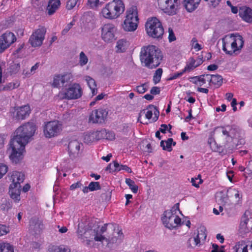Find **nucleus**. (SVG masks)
Here are the masks:
<instances>
[{
	"label": "nucleus",
	"mask_w": 252,
	"mask_h": 252,
	"mask_svg": "<svg viewBox=\"0 0 252 252\" xmlns=\"http://www.w3.org/2000/svg\"><path fill=\"white\" fill-rule=\"evenodd\" d=\"M140 57L141 63L145 66L154 68L159 65L162 55L158 47L154 45H148L141 48Z\"/></svg>",
	"instance_id": "f257e3e1"
},
{
	"label": "nucleus",
	"mask_w": 252,
	"mask_h": 252,
	"mask_svg": "<svg viewBox=\"0 0 252 252\" xmlns=\"http://www.w3.org/2000/svg\"><path fill=\"white\" fill-rule=\"evenodd\" d=\"M125 5L122 0H113L105 4L99 12L100 18L114 20L119 18L125 11Z\"/></svg>",
	"instance_id": "f03ea898"
},
{
	"label": "nucleus",
	"mask_w": 252,
	"mask_h": 252,
	"mask_svg": "<svg viewBox=\"0 0 252 252\" xmlns=\"http://www.w3.org/2000/svg\"><path fill=\"white\" fill-rule=\"evenodd\" d=\"M139 22L137 9L136 7H131L126 10L120 28L125 32H134L137 29Z\"/></svg>",
	"instance_id": "7ed1b4c3"
},
{
	"label": "nucleus",
	"mask_w": 252,
	"mask_h": 252,
	"mask_svg": "<svg viewBox=\"0 0 252 252\" xmlns=\"http://www.w3.org/2000/svg\"><path fill=\"white\" fill-rule=\"evenodd\" d=\"M36 129V126L33 123H26L17 128L11 141L26 145L32 139Z\"/></svg>",
	"instance_id": "20e7f679"
},
{
	"label": "nucleus",
	"mask_w": 252,
	"mask_h": 252,
	"mask_svg": "<svg viewBox=\"0 0 252 252\" xmlns=\"http://www.w3.org/2000/svg\"><path fill=\"white\" fill-rule=\"evenodd\" d=\"M244 41L239 34H230L222 38V50L226 54L232 55L243 47Z\"/></svg>",
	"instance_id": "39448f33"
},
{
	"label": "nucleus",
	"mask_w": 252,
	"mask_h": 252,
	"mask_svg": "<svg viewBox=\"0 0 252 252\" xmlns=\"http://www.w3.org/2000/svg\"><path fill=\"white\" fill-rule=\"evenodd\" d=\"M181 213L179 204H176L170 210L165 211L162 217L161 220L163 225L167 228L172 229L178 226L181 223V219L178 214Z\"/></svg>",
	"instance_id": "423d86ee"
},
{
	"label": "nucleus",
	"mask_w": 252,
	"mask_h": 252,
	"mask_svg": "<svg viewBox=\"0 0 252 252\" xmlns=\"http://www.w3.org/2000/svg\"><path fill=\"white\" fill-rule=\"evenodd\" d=\"M83 93V90L81 85L75 82L63 88L59 92L58 96L61 99L75 100L81 97Z\"/></svg>",
	"instance_id": "0eeeda50"
},
{
	"label": "nucleus",
	"mask_w": 252,
	"mask_h": 252,
	"mask_svg": "<svg viewBox=\"0 0 252 252\" xmlns=\"http://www.w3.org/2000/svg\"><path fill=\"white\" fill-rule=\"evenodd\" d=\"M145 31L147 35L154 38H161L164 33V29L160 21L153 17L147 19L145 23Z\"/></svg>",
	"instance_id": "6e6552de"
},
{
	"label": "nucleus",
	"mask_w": 252,
	"mask_h": 252,
	"mask_svg": "<svg viewBox=\"0 0 252 252\" xmlns=\"http://www.w3.org/2000/svg\"><path fill=\"white\" fill-rule=\"evenodd\" d=\"M158 8L169 16L176 15L180 9V0H157Z\"/></svg>",
	"instance_id": "1a4fd4ad"
},
{
	"label": "nucleus",
	"mask_w": 252,
	"mask_h": 252,
	"mask_svg": "<svg viewBox=\"0 0 252 252\" xmlns=\"http://www.w3.org/2000/svg\"><path fill=\"white\" fill-rule=\"evenodd\" d=\"M63 129L62 122L54 120L44 123L43 127L44 136L47 138H51L59 135Z\"/></svg>",
	"instance_id": "9d476101"
},
{
	"label": "nucleus",
	"mask_w": 252,
	"mask_h": 252,
	"mask_svg": "<svg viewBox=\"0 0 252 252\" xmlns=\"http://www.w3.org/2000/svg\"><path fill=\"white\" fill-rule=\"evenodd\" d=\"M101 39L106 43H110L115 39L117 27L112 22L102 24L99 28Z\"/></svg>",
	"instance_id": "9b49d317"
},
{
	"label": "nucleus",
	"mask_w": 252,
	"mask_h": 252,
	"mask_svg": "<svg viewBox=\"0 0 252 252\" xmlns=\"http://www.w3.org/2000/svg\"><path fill=\"white\" fill-rule=\"evenodd\" d=\"M12 152L10 158L16 163L20 161L23 158L25 145L21 144L16 141H11L10 143Z\"/></svg>",
	"instance_id": "f8f14e48"
},
{
	"label": "nucleus",
	"mask_w": 252,
	"mask_h": 252,
	"mask_svg": "<svg viewBox=\"0 0 252 252\" xmlns=\"http://www.w3.org/2000/svg\"><path fill=\"white\" fill-rule=\"evenodd\" d=\"M108 112L106 109L99 108L93 110L89 116V121L93 123H102L107 118Z\"/></svg>",
	"instance_id": "ddd939ff"
},
{
	"label": "nucleus",
	"mask_w": 252,
	"mask_h": 252,
	"mask_svg": "<svg viewBox=\"0 0 252 252\" xmlns=\"http://www.w3.org/2000/svg\"><path fill=\"white\" fill-rule=\"evenodd\" d=\"M16 37L15 34L7 32L0 36V53H2L5 50L9 48L16 41Z\"/></svg>",
	"instance_id": "4468645a"
},
{
	"label": "nucleus",
	"mask_w": 252,
	"mask_h": 252,
	"mask_svg": "<svg viewBox=\"0 0 252 252\" xmlns=\"http://www.w3.org/2000/svg\"><path fill=\"white\" fill-rule=\"evenodd\" d=\"M73 78L70 73L55 74L52 78L51 85L54 88H60L66 83L69 82Z\"/></svg>",
	"instance_id": "2eb2a0df"
},
{
	"label": "nucleus",
	"mask_w": 252,
	"mask_h": 252,
	"mask_svg": "<svg viewBox=\"0 0 252 252\" xmlns=\"http://www.w3.org/2000/svg\"><path fill=\"white\" fill-rule=\"evenodd\" d=\"M45 30L42 28L35 30L32 33L29 39V42L32 47L41 46L45 38Z\"/></svg>",
	"instance_id": "dca6fc26"
},
{
	"label": "nucleus",
	"mask_w": 252,
	"mask_h": 252,
	"mask_svg": "<svg viewBox=\"0 0 252 252\" xmlns=\"http://www.w3.org/2000/svg\"><path fill=\"white\" fill-rule=\"evenodd\" d=\"M83 144L77 139H71L68 144L69 157L72 158L78 157L83 150Z\"/></svg>",
	"instance_id": "f3484780"
},
{
	"label": "nucleus",
	"mask_w": 252,
	"mask_h": 252,
	"mask_svg": "<svg viewBox=\"0 0 252 252\" xmlns=\"http://www.w3.org/2000/svg\"><path fill=\"white\" fill-rule=\"evenodd\" d=\"M158 112L154 107H149V108L142 111L138 119V121L143 124H147L148 122H144L141 121V117L144 115L145 118L150 121L152 119L153 121H156L158 119Z\"/></svg>",
	"instance_id": "a211bd4d"
},
{
	"label": "nucleus",
	"mask_w": 252,
	"mask_h": 252,
	"mask_svg": "<svg viewBox=\"0 0 252 252\" xmlns=\"http://www.w3.org/2000/svg\"><path fill=\"white\" fill-rule=\"evenodd\" d=\"M11 113L13 116L19 120H23L29 116L31 113V108L29 105H24L21 107L14 108Z\"/></svg>",
	"instance_id": "6ab92c4d"
},
{
	"label": "nucleus",
	"mask_w": 252,
	"mask_h": 252,
	"mask_svg": "<svg viewBox=\"0 0 252 252\" xmlns=\"http://www.w3.org/2000/svg\"><path fill=\"white\" fill-rule=\"evenodd\" d=\"M214 133L217 134L222 133L226 137H235L237 136L238 130L237 128L231 126H218L214 129Z\"/></svg>",
	"instance_id": "aec40b11"
},
{
	"label": "nucleus",
	"mask_w": 252,
	"mask_h": 252,
	"mask_svg": "<svg viewBox=\"0 0 252 252\" xmlns=\"http://www.w3.org/2000/svg\"><path fill=\"white\" fill-rule=\"evenodd\" d=\"M240 229L247 232L252 229V213L246 211L242 218L240 224Z\"/></svg>",
	"instance_id": "412c9836"
},
{
	"label": "nucleus",
	"mask_w": 252,
	"mask_h": 252,
	"mask_svg": "<svg viewBox=\"0 0 252 252\" xmlns=\"http://www.w3.org/2000/svg\"><path fill=\"white\" fill-rule=\"evenodd\" d=\"M203 62V60L201 58H197L196 59L190 58L187 62L186 65L183 69L185 72H189L200 65Z\"/></svg>",
	"instance_id": "4be33fe9"
},
{
	"label": "nucleus",
	"mask_w": 252,
	"mask_h": 252,
	"mask_svg": "<svg viewBox=\"0 0 252 252\" xmlns=\"http://www.w3.org/2000/svg\"><path fill=\"white\" fill-rule=\"evenodd\" d=\"M106 170H109L110 172H119L121 170H125L129 173L132 172L131 169L127 165L120 164L117 161H114L112 163L109 164L106 168Z\"/></svg>",
	"instance_id": "5701e85b"
},
{
	"label": "nucleus",
	"mask_w": 252,
	"mask_h": 252,
	"mask_svg": "<svg viewBox=\"0 0 252 252\" xmlns=\"http://www.w3.org/2000/svg\"><path fill=\"white\" fill-rule=\"evenodd\" d=\"M11 184L9 186L21 187V184L24 180V175L22 172L13 171L11 173L10 178Z\"/></svg>",
	"instance_id": "b1692460"
},
{
	"label": "nucleus",
	"mask_w": 252,
	"mask_h": 252,
	"mask_svg": "<svg viewBox=\"0 0 252 252\" xmlns=\"http://www.w3.org/2000/svg\"><path fill=\"white\" fill-rule=\"evenodd\" d=\"M239 15L242 19L247 23H252V9L247 6L240 8Z\"/></svg>",
	"instance_id": "393cba45"
},
{
	"label": "nucleus",
	"mask_w": 252,
	"mask_h": 252,
	"mask_svg": "<svg viewBox=\"0 0 252 252\" xmlns=\"http://www.w3.org/2000/svg\"><path fill=\"white\" fill-rule=\"evenodd\" d=\"M234 252H252V245H249L245 241L237 242L233 248Z\"/></svg>",
	"instance_id": "a878e982"
},
{
	"label": "nucleus",
	"mask_w": 252,
	"mask_h": 252,
	"mask_svg": "<svg viewBox=\"0 0 252 252\" xmlns=\"http://www.w3.org/2000/svg\"><path fill=\"white\" fill-rule=\"evenodd\" d=\"M130 43L126 39H120L116 42L115 51L118 53H124L128 49Z\"/></svg>",
	"instance_id": "bb28decb"
},
{
	"label": "nucleus",
	"mask_w": 252,
	"mask_h": 252,
	"mask_svg": "<svg viewBox=\"0 0 252 252\" xmlns=\"http://www.w3.org/2000/svg\"><path fill=\"white\" fill-rule=\"evenodd\" d=\"M60 0H49L46 8L47 14L51 16L53 15L61 6Z\"/></svg>",
	"instance_id": "cd10ccee"
},
{
	"label": "nucleus",
	"mask_w": 252,
	"mask_h": 252,
	"mask_svg": "<svg viewBox=\"0 0 252 252\" xmlns=\"http://www.w3.org/2000/svg\"><path fill=\"white\" fill-rule=\"evenodd\" d=\"M21 190V187L9 186V194L15 202H19L20 200Z\"/></svg>",
	"instance_id": "c85d7f7f"
},
{
	"label": "nucleus",
	"mask_w": 252,
	"mask_h": 252,
	"mask_svg": "<svg viewBox=\"0 0 252 252\" xmlns=\"http://www.w3.org/2000/svg\"><path fill=\"white\" fill-rule=\"evenodd\" d=\"M186 9L189 12L193 11L199 6L201 0H183Z\"/></svg>",
	"instance_id": "c756f323"
},
{
	"label": "nucleus",
	"mask_w": 252,
	"mask_h": 252,
	"mask_svg": "<svg viewBox=\"0 0 252 252\" xmlns=\"http://www.w3.org/2000/svg\"><path fill=\"white\" fill-rule=\"evenodd\" d=\"M208 82L210 86L220 87L222 83V78L220 75H210L207 74Z\"/></svg>",
	"instance_id": "7c9ffc66"
},
{
	"label": "nucleus",
	"mask_w": 252,
	"mask_h": 252,
	"mask_svg": "<svg viewBox=\"0 0 252 252\" xmlns=\"http://www.w3.org/2000/svg\"><path fill=\"white\" fill-rule=\"evenodd\" d=\"M206 237V234L204 231H202L201 233H199L197 235L193 238L189 239L188 242L189 245L191 247L198 246L200 243V240H205Z\"/></svg>",
	"instance_id": "2f4dec72"
},
{
	"label": "nucleus",
	"mask_w": 252,
	"mask_h": 252,
	"mask_svg": "<svg viewBox=\"0 0 252 252\" xmlns=\"http://www.w3.org/2000/svg\"><path fill=\"white\" fill-rule=\"evenodd\" d=\"M84 79L91 89L93 95H96L97 93V89L96 88V84L94 79L88 75L85 76Z\"/></svg>",
	"instance_id": "473e14b6"
},
{
	"label": "nucleus",
	"mask_w": 252,
	"mask_h": 252,
	"mask_svg": "<svg viewBox=\"0 0 252 252\" xmlns=\"http://www.w3.org/2000/svg\"><path fill=\"white\" fill-rule=\"evenodd\" d=\"M77 233L78 238L80 239L83 243L86 245L90 244V241L88 239V237L87 236L88 232L84 230L80 224L78 225V229Z\"/></svg>",
	"instance_id": "72a5a7b5"
},
{
	"label": "nucleus",
	"mask_w": 252,
	"mask_h": 252,
	"mask_svg": "<svg viewBox=\"0 0 252 252\" xmlns=\"http://www.w3.org/2000/svg\"><path fill=\"white\" fill-rule=\"evenodd\" d=\"M20 85V81L18 80H15L0 86V91H11L15 89L18 88Z\"/></svg>",
	"instance_id": "f704fd0d"
},
{
	"label": "nucleus",
	"mask_w": 252,
	"mask_h": 252,
	"mask_svg": "<svg viewBox=\"0 0 252 252\" xmlns=\"http://www.w3.org/2000/svg\"><path fill=\"white\" fill-rule=\"evenodd\" d=\"M227 193L224 191H220L216 193V200L219 204L224 205L228 200Z\"/></svg>",
	"instance_id": "c9c22d12"
},
{
	"label": "nucleus",
	"mask_w": 252,
	"mask_h": 252,
	"mask_svg": "<svg viewBox=\"0 0 252 252\" xmlns=\"http://www.w3.org/2000/svg\"><path fill=\"white\" fill-rule=\"evenodd\" d=\"M48 252H70V249L66 246H50L48 248Z\"/></svg>",
	"instance_id": "e433bc0d"
},
{
	"label": "nucleus",
	"mask_w": 252,
	"mask_h": 252,
	"mask_svg": "<svg viewBox=\"0 0 252 252\" xmlns=\"http://www.w3.org/2000/svg\"><path fill=\"white\" fill-rule=\"evenodd\" d=\"M176 145V142L173 141L172 138H168L166 141H161L160 146L163 150L170 152L172 150V146Z\"/></svg>",
	"instance_id": "4c0bfd02"
},
{
	"label": "nucleus",
	"mask_w": 252,
	"mask_h": 252,
	"mask_svg": "<svg viewBox=\"0 0 252 252\" xmlns=\"http://www.w3.org/2000/svg\"><path fill=\"white\" fill-rule=\"evenodd\" d=\"M227 193L228 197L234 198L237 202L239 201L242 198V194L240 191L235 188H230L227 190Z\"/></svg>",
	"instance_id": "58836bf2"
},
{
	"label": "nucleus",
	"mask_w": 252,
	"mask_h": 252,
	"mask_svg": "<svg viewBox=\"0 0 252 252\" xmlns=\"http://www.w3.org/2000/svg\"><path fill=\"white\" fill-rule=\"evenodd\" d=\"M0 252H14L13 246L7 242L0 243Z\"/></svg>",
	"instance_id": "ea45409f"
},
{
	"label": "nucleus",
	"mask_w": 252,
	"mask_h": 252,
	"mask_svg": "<svg viewBox=\"0 0 252 252\" xmlns=\"http://www.w3.org/2000/svg\"><path fill=\"white\" fill-rule=\"evenodd\" d=\"M94 131L87 132L84 135V140L86 143H91L96 141Z\"/></svg>",
	"instance_id": "a19ab883"
},
{
	"label": "nucleus",
	"mask_w": 252,
	"mask_h": 252,
	"mask_svg": "<svg viewBox=\"0 0 252 252\" xmlns=\"http://www.w3.org/2000/svg\"><path fill=\"white\" fill-rule=\"evenodd\" d=\"M126 183L129 187V188L134 193H136L138 190V187L135 182L129 178L126 179Z\"/></svg>",
	"instance_id": "79ce46f5"
},
{
	"label": "nucleus",
	"mask_w": 252,
	"mask_h": 252,
	"mask_svg": "<svg viewBox=\"0 0 252 252\" xmlns=\"http://www.w3.org/2000/svg\"><path fill=\"white\" fill-rule=\"evenodd\" d=\"M124 238V234L121 230H119L113 238H112L111 241L112 243H116L117 245L121 244Z\"/></svg>",
	"instance_id": "37998d69"
},
{
	"label": "nucleus",
	"mask_w": 252,
	"mask_h": 252,
	"mask_svg": "<svg viewBox=\"0 0 252 252\" xmlns=\"http://www.w3.org/2000/svg\"><path fill=\"white\" fill-rule=\"evenodd\" d=\"M89 59L84 52H81L79 54L78 63L81 66H84L87 64Z\"/></svg>",
	"instance_id": "c03bdc74"
},
{
	"label": "nucleus",
	"mask_w": 252,
	"mask_h": 252,
	"mask_svg": "<svg viewBox=\"0 0 252 252\" xmlns=\"http://www.w3.org/2000/svg\"><path fill=\"white\" fill-rule=\"evenodd\" d=\"M162 74V69L161 68H158L156 71L153 77V81L155 84H157L160 81Z\"/></svg>",
	"instance_id": "a18cd8bd"
},
{
	"label": "nucleus",
	"mask_w": 252,
	"mask_h": 252,
	"mask_svg": "<svg viewBox=\"0 0 252 252\" xmlns=\"http://www.w3.org/2000/svg\"><path fill=\"white\" fill-rule=\"evenodd\" d=\"M191 45L192 49L195 51H199L202 48V45L198 43L197 40L195 38H193L191 41Z\"/></svg>",
	"instance_id": "49530a36"
},
{
	"label": "nucleus",
	"mask_w": 252,
	"mask_h": 252,
	"mask_svg": "<svg viewBox=\"0 0 252 252\" xmlns=\"http://www.w3.org/2000/svg\"><path fill=\"white\" fill-rule=\"evenodd\" d=\"M94 133L96 141L104 139L105 135L106 134V130L105 129H101L100 130L94 131Z\"/></svg>",
	"instance_id": "de8ad7c7"
},
{
	"label": "nucleus",
	"mask_w": 252,
	"mask_h": 252,
	"mask_svg": "<svg viewBox=\"0 0 252 252\" xmlns=\"http://www.w3.org/2000/svg\"><path fill=\"white\" fill-rule=\"evenodd\" d=\"M8 170V166L3 163H0V179L7 173Z\"/></svg>",
	"instance_id": "09e8293b"
},
{
	"label": "nucleus",
	"mask_w": 252,
	"mask_h": 252,
	"mask_svg": "<svg viewBox=\"0 0 252 252\" xmlns=\"http://www.w3.org/2000/svg\"><path fill=\"white\" fill-rule=\"evenodd\" d=\"M185 73H186L185 71H184V70L183 69L182 70H181L179 71H178V72H175V73H173L170 74L169 76V77L168 78V80H172L176 79L179 78L180 77L182 76Z\"/></svg>",
	"instance_id": "8fccbe9b"
},
{
	"label": "nucleus",
	"mask_w": 252,
	"mask_h": 252,
	"mask_svg": "<svg viewBox=\"0 0 252 252\" xmlns=\"http://www.w3.org/2000/svg\"><path fill=\"white\" fill-rule=\"evenodd\" d=\"M94 240L95 241L102 242L105 239V237L102 235V233L98 230L94 231Z\"/></svg>",
	"instance_id": "3c124183"
},
{
	"label": "nucleus",
	"mask_w": 252,
	"mask_h": 252,
	"mask_svg": "<svg viewBox=\"0 0 252 252\" xmlns=\"http://www.w3.org/2000/svg\"><path fill=\"white\" fill-rule=\"evenodd\" d=\"M87 4L91 8H96L99 6L100 1L99 0H88Z\"/></svg>",
	"instance_id": "603ef678"
},
{
	"label": "nucleus",
	"mask_w": 252,
	"mask_h": 252,
	"mask_svg": "<svg viewBox=\"0 0 252 252\" xmlns=\"http://www.w3.org/2000/svg\"><path fill=\"white\" fill-rule=\"evenodd\" d=\"M90 191L98 190L100 189L99 184L97 182H92L89 185Z\"/></svg>",
	"instance_id": "864d4df0"
},
{
	"label": "nucleus",
	"mask_w": 252,
	"mask_h": 252,
	"mask_svg": "<svg viewBox=\"0 0 252 252\" xmlns=\"http://www.w3.org/2000/svg\"><path fill=\"white\" fill-rule=\"evenodd\" d=\"M208 81V78L207 77V75L204 74L202 75H200L199 77V79L198 80V83L197 85L201 86L205 84Z\"/></svg>",
	"instance_id": "5fc2aeb1"
},
{
	"label": "nucleus",
	"mask_w": 252,
	"mask_h": 252,
	"mask_svg": "<svg viewBox=\"0 0 252 252\" xmlns=\"http://www.w3.org/2000/svg\"><path fill=\"white\" fill-rule=\"evenodd\" d=\"M79 2V0H68L66 2V7L68 10H71L73 9Z\"/></svg>",
	"instance_id": "6e6d98bb"
},
{
	"label": "nucleus",
	"mask_w": 252,
	"mask_h": 252,
	"mask_svg": "<svg viewBox=\"0 0 252 252\" xmlns=\"http://www.w3.org/2000/svg\"><path fill=\"white\" fill-rule=\"evenodd\" d=\"M10 232V228L8 226L0 224V237L5 235Z\"/></svg>",
	"instance_id": "4d7b16f0"
},
{
	"label": "nucleus",
	"mask_w": 252,
	"mask_h": 252,
	"mask_svg": "<svg viewBox=\"0 0 252 252\" xmlns=\"http://www.w3.org/2000/svg\"><path fill=\"white\" fill-rule=\"evenodd\" d=\"M191 182L193 186L198 188L200 184L202 183V180L200 177L197 178H191Z\"/></svg>",
	"instance_id": "13d9d810"
},
{
	"label": "nucleus",
	"mask_w": 252,
	"mask_h": 252,
	"mask_svg": "<svg viewBox=\"0 0 252 252\" xmlns=\"http://www.w3.org/2000/svg\"><path fill=\"white\" fill-rule=\"evenodd\" d=\"M73 25V24L72 23V22H70L67 24L62 31V34L63 35H65L68 32V31L71 29Z\"/></svg>",
	"instance_id": "bf43d9fd"
},
{
	"label": "nucleus",
	"mask_w": 252,
	"mask_h": 252,
	"mask_svg": "<svg viewBox=\"0 0 252 252\" xmlns=\"http://www.w3.org/2000/svg\"><path fill=\"white\" fill-rule=\"evenodd\" d=\"M115 135L113 132H110V131H106V134L105 135V136L104 137V139L112 140L115 139Z\"/></svg>",
	"instance_id": "052dcab7"
},
{
	"label": "nucleus",
	"mask_w": 252,
	"mask_h": 252,
	"mask_svg": "<svg viewBox=\"0 0 252 252\" xmlns=\"http://www.w3.org/2000/svg\"><path fill=\"white\" fill-rule=\"evenodd\" d=\"M168 33H169L168 39H169V41L172 42V41H174L176 39V37L174 35L173 31L171 28H168Z\"/></svg>",
	"instance_id": "680f3d73"
},
{
	"label": "nucleus",
	"mask_w": 252,
	"mask_h": 252,
	"mask_svg": "<svg viewBox=\"0 0 252 252\" xmlns=\"http://www.w3.org/2000/svg\"><path fill=\"white\" fill-rule=\"evenodd\" d=\"M213 250L211 252H224L223 247H221V248H219V247L216 244H213Z\"/></svg>",
	"instance_id": "e2e57ef3"
},
{
	"label": "nucleus",
	"mask_w": 252,
	"mask_h": 252,
	"mask_svg": "<svg viewBox=\"0 0 252 252\" xmlns=\"http://www.w3.org/2000/svg\"><path fill=\"white\" fill-rule=\"evenodd\" d=\"M171 128V126L169 125L168 126L166 125H161V126L159 128V131L162 133H166V131L168 129L170 130Z\"/></svg>",
	"instance_id": "0e129e2a"
},
{
	"label": "nucleus",
	"mask_w": 252,
	"mask_h": 252,
	"mask_svg": "<svg viewBox=\"0 0 252 252\" xmlns=\"http://www.w3.org/2000/svg\"><path fill=\"white\" fill-rule=\"evenodd\" d=\"M146 88L144 85L139 86L136 88V91L139 94H143L146 91Z\"/></svg>",
	"instance_id": "69168bd1"
},
{
	"label": "nucleus",
	"mask_w": 252,
	"mask_h": 252,
	"mask_svg": "<svg viewBox=\"0 0 252 252\" xmlns=\"http://www.w3.org/2000/svg\"><path fill=\"white\" fill-rule=\"evenodd\" d=\"M5 138L3 135H0V150L2 149L5 144Z\"/></svg>",
	"instance_id": "338daca9"
},
{
	"label": "nucleus",
	"mask_w": 252,
	"mask_h": 252,
	"mask_svg": "<svg viewBox=\"0 0 252 252\" xmlns=\"http://www.w3.org/2000/svg\"><path fill=\"white\" fill-rule=\"evenodd\" d=\"M199 76L191 77L189 78V80L190 82L197 85L198 80L199 79Z\"/></svg>",
	"instance_id": "774afa93"
}]
</instances>
